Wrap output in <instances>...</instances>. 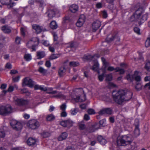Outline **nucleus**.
Wrapping results in <instances>:
<instances>
[{"instance_id":"1","label":"nucleus","mask_w":150,"mask_h":150,"mask_svg":"<svg viewBox=\"0 0 150 150\" xmlns=\"http://www.w3.org/2000/svg\"><path fill=\"white\" fill-rule=\"evenodd\" d=\"M132 93L121 90L114 91L112 93L113 100L116 103L122 104L123 102L129 100L132 98Z\"/></svg>"},{"instance_id":"2","label":"nucleus","mask_w":150,"mask_h":150,"mask_svg":"<svg viewBox=\"0 0 150 150\" xmlns=\"http://www.w3.org/2000/svg\"><path fill=\"white\" fill-rule=\"evenodd\" d=\"M83 91L81 89H76L73 91L71 95L72 99L76 102H82L86 100V96L83 94Z\"/></svg>"},{"instance_id":"3","label":"nucleus","mask_w":150,"mask_h":150,"mask_svg":"<svg viewBox=\"0 0 150 150\" xmlns=\"http://www.w3.org/2000/svg\"><path fill=\"white\" fill-rule=\"evenodd\" d=\"M132 142L131 136L128 135L122 136L120 139H118L117 142L118 146H125L130 144Z\"/></svg>"},{"instance_id":"4","label":"nucleus","mask_w":150,"mask_h":150,"mask_svg":"<svg viewBox=\"0 0 150 150\" xmlns=\"http://www.w3.org/2000/svg\"><path fill=\"white\" fill-rule=\"evenodd\" d=\"M144 11V9L142 7H140L136 10L135 12L130 18V20L131 21H139V18L141 14Z\"/></svg>"},{"instance_id":"5","label":"nucleus","mask_w":150,"mask_h":150,"mask_svg":"<svg viewBox=\"0 0 150 150\" xmlns=\"http://www.w3.org/2000/svg\"><path fill=\"white\" fill-rule=\"evenodd\" d=\"M39 44V40L36 37L32 38L27 44V46L29 47H32L33 51L36 50L35 47L38 45Z\"/></svg>"},{"instance_id":"6","label":"nucleus","mask_w":150,"mask_h":150,"mask_svg":"<svg viewBox=\"0 0 150 150\" xmlns=\"http://www.w3.org/2000/svg\"><path fill=\"white\" fill-rule=\"evenodd\" d=\"M12 109L11 106L8 105L5 106L0 107V114L4 115L6 114L10 113L12 112Z\"/></svg>"},{"instance_id":"7","label":"nucleus","mask_w":150,"mask_h":150,"mask_svg":"<svg viewBox=\"0 0 150 150\" xmlns=\"http://www.w3.org/2000/svg\"><path fill=\"white\" fill-rule=\"evenodd\" d=\"M35 84V82L29 77H26L23 80V86H28L30 88H33Z\"/></svg>"},{"instance_id":"8","label":"nucleus","mask_w":150,"mask_h":150,"mask_svg":"<svg viewBox=\"0 0 150 150\" xmlns=\"http://www.w3.org/2000/svg\"><path fill=\"white\" fill-rule=\"evenodd\" d=\"M101 60L105 69H106L107 71H110L115 70L116 68H115L113 67L110 66V63L106 61L104 57H101Z\"/></svg>"},{"instance_id":"9","label":"nucleus","mask_w":150,"mask_h":150,"mask_svg":"<svg viewBox=\"0 0 150 150\" xmlns=\"http://www.w3.org/2000/svg\"><path fill=\"white\" fill-rule=\"evenodd\" d=\"M28 126L30 128L35 129L39 126V123L38 121L35 120H30L27 123Z\"/></svg>"},{"instance_id":"10","label":"nucleus","mask_w":150,"mask_h":150,"mask_svg":"<svg viewBox=\"0 0 150 150\" xmlns=\"http://www.w3.org/2000/svg\"><path fill=\"white\" fill-rule=\"evenodd\" d=\"M10 125L13 129L16 130H21L22 127V124L16 120H13L10 122Z\"/></svg>"},{"instance_id":"11","label":"nucleus","mask_w":150,"mask_h":150,"mask_svg":"<svg viewBox=\"0 0 150 150\" xmlns=\"http://www.w3.org/2000/svg\"><path fill=\"white\" fill-rule=\"evenodd\" d=\"M100 56L98 54H96L93 56H92L90 55H84L83 57V59L85 60H93L94 61L96 58H98L100 57Z\"/></svg>"},{"instance_id":"12","label":"nucleus","mask_w":150,"mask_h":150,"mask_svg":"<svg viewBox=\"0 0 150 150\" xmlns=\"http://www.w3.org/2000/svg\"><path fill=\"white\" fill-rule=\"evenodd\" d=\"M11 0H0L1 4L3 5H8V8L13 7L15 4L14 2H11Z\"/></svg>"},{"instance_id":"13","label":"nucleus","mask_w":150,"mask_h":150,"mask_svg":"<svg viewBox=\"0 0 150 150\" xmlns=\"http://www.w3.org/2000/svg\"><path fill=\"white\" fill-rule=\"evenodd\" d=\"M85 20V17L84 15H81L76 24L78 27H81L84 23Z\"/></svg>"},{"instance_id":"14","label":"nucleus","mask_w":150,"mask_h":150,"mask_svg":"<svg viewBox=\"0 0 150 150\" xmlns=\"http://www.w3.org/2000/svg\"><path fill=\"white\" fill-rule=\"evenodd\" d=\"M14 101L15 104L19 105H23L28 103V101L26 100L23 99L15 98L14 99Z\"/></svg>"},{"instance_id":"15","label":"nucleus","mask_w":150,"mask_h":150,"mask_svg":"<svg viewBox=\"0 0 150 150\" xmlns=\"http://www.w3.org/2000/svg\"><path fill=\"white\" fill-rule=\"evenodd\" d=\"M100 128L99 125L98 123H95L92 125L87 129L88 131L89 132H92Z\"/></svg>"},{"instance_id":"16","label":"nucleus","mask_w":150,"mask_h":150,"mask_svg":"<svg viewBox=\"0 0 150 150\" xmlns=\"http://www.w3.org/2000/svg\"><path fill=\"white\" fill-rule=\"evenodd\" d=\"M101 22L98 20L94 21L92 24V27L93 31L95 32L101 26Z\"/></svg>"},{"instance_id":"17","label":"nucleus","mask_w":150,"mask_h":150,"mask_svg":"<svg viewBox=\"0 0 150 150\" xmlns=\"http://www.w3.org/2000/svg\"><path fill=\"white\" fill-rule=\"evenodd\" d=\"M33 28L35 30L37 33H39L43 30L42 27L37 24H33L32 25Z\"/></svg>"},{"instance_id":"18","label":"nucleus","mask_w":150,"mask_h":150,"mask_svg":"<svg viewBox=\"0 0 150 150\" xmlns=\"http://www.w3.org/2000/svg\"><path fill=\"white\" fill-rule=\"evenodd\" d=\"M149 15V13H146L145 14L143 15L141 18L140 17L139 18V21H138L141 23H144L147 20Z\"/></svg>"},{"instance_id":"19","label":"nucleus","mask_w":150,"mask_h":150,"mask_svg":"<svg viewBox=\"0 0 150 150\" xmlns=\"http://www.w3.org/2000/svg\"><path fill=\"white\" fill-rule=\"evenodd\" d=\"M70 10L72 13H75L78 10V6L76 4H73L69 7Z\"/></svg>"},{"instance_id":"20","label":"nucleus","mask_w":150,"mask_h":150,"mask_svg":"<svg viewBox=\"0 0 150 150\" xmlns=\"http://www.w3.org/2000/svg\"><path fill=\"white\" fill-rule=\"evenodd\" d=\"M1 30L5 33H9L11 32L10 28L7 25H4L1 28Z\"/></svg>"},{"instance_id":"21","label":"nucleus","mask_w":150,"mask_h":150,"mask_svg":"<svg viewBox=\"0 0 150 150\" xmlns=\"http://www.w3.org/2000/svg\"><path fill=\"white\" fill-rule=\"evenodd\" d=\"M34 88L35 90L39 89L42 91H47V88L46 87H45L43 86H40L35 84L34 86Z\"/></svg>"},{"instance_id":"22","label":"nucleus","mask_w":150,"mask_h":150,"mask_svg":"<svg viewBox=\"0 0 150 150\" xmlns=\"http://www.w3.org/2000/svg\"><path fill=\"white\" fill-rule=\"evenodd\" d=\"M139 72L137 71H134V79L137 82H139L141 80V78L139 75Z\"/></svg>"},{"instance_id":"23","label":"nucleus","mask_w":150,"mask_h":150,"mask_svg":"<svg viewBox=\"0 0 150 150\" xmlns=\"http://www.w3.org/2000/svg\"><path fill=\"white\" fill-rule=\"evenodd\" d=\"M68 136L67 134L65 132H64L61 134L58 137V139L59 141H61L66 139Z\"/></svg>"},{"instance_id":"24","label":"nucleus","mask_w":150,"mask_h":150,"mask_svg":"<svg viewBox=\"0 0 150 150\" xmlns=\"http://www.w3.org/2000/svg\"><path fill=\"white\" fill-rule=\"evenodd\" d=\"M97 139L99 143L102 145L105 144L107 142L106 140L103 138L101 136H99L97 137Z\"/></svg>"},{"instance_id":"25","label":"nucleus","mask_w":150,"mask_h":150,"mask_svg":"<svg viewBox=\"0 0 150 150\" xmlns=\"http://www.w3.org/2000/svg\"><path fill=\"white\" fill-rule=\"evenodd\" d=\"M45 53L44 52L38 51L37 52V57L38 59H39L45 57Z\"/></svg>"},{"instance_id":"26","label":"nucleus","mask_w":150,"mask_h":150,"mask_svg":"<svg viewBox=\"0 0 150 150\" xmlns=\"http://www.w3.org/2000/svg\"><path fill=\"white\" fill-rule=\"evenodd\" d=\"M36 142L35 139L32 138H29L27 141V143L29 145H32L35 144Z\"/></svg>"},{"instance_id":"27","label":"nucleus","mask_w":150,"mask_h":150,"mask_svg":"<svg viewBox=\"0 0 150 150\" xmlns=\"http://www.w3.org/2000/svg\"><path fill=\"white\" fill-rule=\"evenodd\" d=\"M66 71V69L64 67H60L58 71L59 75L60 76H63L64 74Z\"/></svg>"},{"instance_id":"28","label":"nucleus","mask_w":150,"mask_h":150,"mask_svg":"<svg viewBox=\"0 0 150 150\" xmlns=\"http://www.w3.org/2000/svg\"><path fill=\"white\" fill-rule=\"evenodd\" d=\"M14 87L12 86H9L8 87L7 91L4 90L3 91V93L2 94L3 96H4L7 92H12L14 90Z\"/></svg>"},{"instance_id":"29","label":"nucleus","mask_w":150,"mask_h":150,"mask_svg":"<svg viewBox=\"0 0 150 150\" xmlns=\"http://www.w3.org/2000/svg\"><path fill=\"white\" fill-rule=\"evenodd\" d=\"M53 97L62 99L65 98V97L60 92H58L57 95L54 96Z\"/></svg>"},{"instance_id":"30","label":"nucleus","mask_w":150,"mask_h":150,"mask_svg":"<svg viewBox=\"0 0 150 150\" xmlns=\"http://www.w3.org/2000/svg\"><path fill=\"white\" fill-rule=\"evenodd\" d=\"M50 27L52 29H55L57 27V25L55 21H52L50 23Z\"/></svg>"},{"instance_id":"31","label":"nucleus","mask_w":150,"mask_h":150,"mask_svg":"<svg viewBox=\"0 0 150 150\" xmlns=\"http://www.w3.org/2000/svg\"><path fill=\"white\" fill-rule=\"evenodd\" d=\"M55 15L54 12L52 10L49 11L48 13L47 14V16L50 19L54 17Z\"/></svg>"},{"instance_id":"32","label":"nucleus","mask_w":150,"mask_h":150,"mask_svg":"<svg viewBox=\"0 0 150 150\" xmlns=\"http://www.w3.org/2000/svg\"><path fill=\"white\" fill-rule=\"evenodd\" d=\"M55 118V116L52 114L48 115L46 117L47 120L49 121H52L54 120Z\"/></svg>"},{"instance_id":"33","label":"nucleus","mask_w":150,"mask_h":150,"mask_svg":"<svg viewBox=\"0 0 150 150\" xmlns=\"http://www.w3.org/2000/svg\"><path fill=\"white\" fill-rule=\"evenodd\" d=\"M24 59L27 61H29L32 59V57L30 54H25L24 55Z\"/></svg>"},{"instance_id":"34","label":"nucleus","mask_w":150,"mask_h":150,"mask_svg":"<svg viewBox=\"0 0 150 150\" xmlns=\"http://www.w3.org/2000/svg\"><path fill=\"white\" fill-rule=\"evenodd\" d=\"M99 64L97 62H95L92 68V69L94 71H96L99 69Z\"/></svg>"},{"instance_id":"35","label":"nucleus","mask_w":150,"mask_h":150,"mask_svg":"<svg viewBox=\"0 0 150 150\" xmlns=\"http://www.w3.org/2000/svg\"><path fill=\"white\" fill-rule=\"evenodd\" d=\"M115 35H113L112 36V37L111 38H109L108 37L107 38L106 40V41L103 42V45H104L103 44L104 43H105L106 42H109L112 41L114 39H115Z\"/></svg>"},{"instance_id":"36","label":"nucleus","mask_w":150,"mask_h":150,"mask_svg":"<svg viewBox=\"0 0 150 150\" xmlns=\"http://www.w3.org/2000/svg\"><path fill=\"white\" fill-rule=\"evenodd\" d=\"M115 72H119V73L120 74H122L124 73L125 71L122 68H120L119 67H117L116 68Z\"/></svg>"},{"instance_id":"37","label":"nucleus","mask_w":150,"mask_h":150,"mask_svg":"<svg viewBox=\"0 0 150 150\" xmlns=\"http://www.w3.org/2000/svg\"><path fill=\"white\" fill-rule=\"evenodd\" d=\"M126 78L128 81L130 82L132 81L134 79V74L131 75L128 74L126 76Z\"/></svg>"},{"instance_id":"38","label":"nucleus","mask_w":150,"mask_h":150,"mask_svg":"<svg viewBox=\"0 0 150 150\" xmlns=\"http://www.w3.org/2000/svg\"><path fill=\"white\" fill-rule=\"evenodd\" d=\"M60 56V54H52L50 56V59H55L59 57Z\"/></svg>"},{"instance_id":"39","label":"nucleus","mask_w":150,"mask_h":150,"mask_svg":"<svg viewBox=\"0 0 150 150\" xmlns=\"http://www.w3.org/2000/svg\"><path fill=\"white\" fill-rule=\"evenodd\" d=\"M66 125H67V127H70L73 124V122L70 120H66Z\"/></svg>"},{"instance_id":"40","label":"nucleus","mask_w":150,"mask_h":150,"mask_svg":"<svg viewBox=\"0 0 150 150\" xmlns=\"http://www.w3.org/2000/svg\"><path fill=\"white\" fill-rule=\"evenodd\" d=\"M142 85L141 83L140 82H138L135 86V88L137 91H139L142 89Z\"/></svg>"},{"instance_id":"41","label":"nucleus","mask_w":150,"mask_h":150,"mask_svg":"<svg viewBox=\"0 0 150 150\" xmlns=\"http://www.w3.org/2000/svg\"><path fill=\"white\" fill-rule=\"evenodd\" d=\"M79 65V63L76 62H71L69 63V65L71 67H76Z\"/></svg>"},{"instance_id":"42","label":"nucleus","mask_w":150,"mask_h":150,"mask_svg":"<svg viewBox=\"0 0 150 150\" xmlns=\"http://www.w3.org/2000/svg\"><path fill=\"white\" fill-rule=\"evenodd\" d=\"M144 67L147 70L150 71V62L148 61L146 63Z\"/></svg>"},{"instance_id":"43","label":"nucleus","mask_w":150,"mask_h":150,"mask_svg":"<svg viewBox=\"0 0 150 150\" xmlns=\"http://www.w3.org/2000/svg\"><path fill=\"white\" fill-rule=\"evenodd\" d=\"M50 133L48 132H44L41 134V136L44 138L48 137H50Z\"/></svg>"},{"instance_id":"44","label":"nucleus","mask_w":150,"mask_h":150,"mask_svg":"<svg viewBox=\"0 0 150 150\" xmlns=\"http://www.w3.org/2000/svg\"><path fill=\"white\" fill-rule=\"evenodd\" d=\"M38 71L42 74H44L46 73L47 71L42 67H40L38 69Z\"/></svg>"},{"instance_id":"45","label":"nucleus","mask_w":150,"mask_h":150,"mask_svg":"<svg viewBox=\"0 0 150 150\" xmlns=\"http://www.w3.org/2000/svg\"><path fill=\"white\" fill-rule=\"evenodd\" d=\"M134 134L136 136H137L139 135V130L137 126H136L135 128Z\"/></svg>"},{"instance_id":"46","label":"nucleus","mask_w":150,"mask_h":150,"mask_svg":"<svg viewBox=\"0 0 150 150\" xmlns=\"http://www.w3.org/2000/svg\"><path fill=\"white\" fill-rule=\"evenodd\" d=\"M104 110L105 111V114L108 115H110L112 114V111L110 108H107L104 109Z\"/></svg>"},{"instance_id":"47","label":"nucleus","mask_w":150,"mask_h":150,"mask_svg":"<svg viewBox=\"0 0 150 150\" xmlns=\"http://www.w3.org/2000/svg\"><path fill=\"white\" fill-rule=\"evenodd\" d=\"M112 79V74H109L106 76V80L108 81H111Z\"/></svg>"},{"instance_id":"48","label":"nucleus","mask_w":150,"mask_h":150,"mask_svg":"<svg viewBox=\"0 0 150 150\" xmlns=\"http://www.w3.org/2000/svg\"><path fill=\"white\" fill-rule=\"evenodd\" d=\"M78 112L77 109L76 108H74L73 109H71V114L72 115H75Z\"/></svg>"},{"instance_id":"49","label":"nucleus","mask_w":150,"mask_h":150,"mask_svg":"<svg viewBox=\"0 0 150 150\" xmlns=\"http://www.w3.org/2000/svg\"><path fill=\"white\" fill-rule=\"evenodd\" d=\"M102 99L103 100L105 101H108L110 100V98L106 95H104L102 97Z\"/></svg>"},{"instance_id":"50","label":"nucleus","mask_w":150,"mask_h":150,"mask_svg":"<svg viewBox=\"0 0 150 150\" xmlns=\"http://www.w3.org/2000/svg\"><path fill=\"white\" fill-rule=\"evenodd\" d=\"M106 120L105 119H102L99 121V124L100 125L103 126H104L105 125Z\"/></svg>"},{"instance_id":"51","label":"nucleus","mask_w":150,"mask_h":150,"mask_svg":"<svg viewBox=\"0 0 150 150\" xmlns=\"http://www.w3.org/2000/svg\"><path fill=\"white\" fill-rule=\"evenodd\" d=\"M88 112L90 115H92L95 113V111L92 109H89L88 110Z\"/></svg>"},{"instance_id":"52","label":"nucleus","mask_w":150,"mask_h":150,"mask_svg":"<svg viewBox=\"0 0 150 150\" xmlns=\"http://www.w3.org/2000/svg\"><path fill=\"white\" fill-rule=\"evenodd\" d=\"M104 76V74L103 73L101 75H99L98 76V78L99 80L100 81H102L103 79Z\"/></svg>"},{"instance_id":"53","label":"nucleus","mask_w":150,"mask_h":150,"mask_svg":"<svg viewBox=\"0 0 150 150\" xmlns=\"http://www.w3.org/2000/svg\"><path fill=\"white\" fill-rule=\"evenodd\" d=\"M5 136V132L4 130H0V137L3 138Z\"/></svg>"},{"instance_id":"54","label":"nucleus","mask_w":150,"mask_h":150,"mask_svg":"<svg viewBox=\"0 0 150 150\" xmlns=\"http://www.w3.org/2000/svg\"><path fill=\"white\" fill-rule=\"evenodd\" d=\"M20 76H17L15 77H13V80L14 82H17L20 79Z\"/></svg>"},{"instance_id":"55","label":"nucleus","mask_w":150,"mask_h":150,"mask_svg":"<svg viewBox=\"0 0 150 150\" xmlns=\"http://www.w3.org/2000/svg\"><path fill=\"white\" fill-rule=\"evenodd\" d=\"M21 38L19 37H17L15 39V42L16 44H20L21 41Z\"/></svg>"},{"instance_id":"56","label":"nucleus","mask_w":150,"mask_h":150,"mask_svg":"<svg viewBox=\"0 0 150 150\" xmlns=\"http://www.w3.org/2000/svg\"><path fill=\"white\" fill-rule=\"evenodd\" d=\"M5 67L8 69H11L12 68V65L10 63H8L6 65Z\"/></svg>"},{"instance_id":"57","label":"nucleus","mask_w":150,"mask_h":150,"mask_svg":"<svg viewBox=\"0 0 150 150\" xmlns=\"http://www.w3.org/2000/svg\"><path fill=\"white\" fill-rule=\"evenodd\" d=\"M134 31L135 32L138 34H140V29L137 27H135L134 28Z\"/></svg>"},{"instance_id":"58","label":"nucleus","mask_w":150,"mask_h":150,"mask_svg":"<svg viewBox=\"0 0 150 150\" xmlns=\"http://www.w3.org/2000/svg\"><path fill=\"white\" fill-rule=\"evenodd\" d=\"M79 127L81 129H84L85 128V125L83 124H79Z\"/></svg>"},{"instance_id":"59","label":"nucleus","mask_w":150,"mask_h":150,"mask_svg":"<svg viewBox=\"0 0 150 150\" xmlns=\"http://www.w3.org/2000/svg\"><path fill=\"white\" fill-rule=\"evenodd\" d=\"M103 16V18H106L108 16V15L107 12L105 11H103L102 12Z\"/></svg>"},{"instance_id":"60","label":"nucleus","mask_w":150,"mask_h":150,"mask_svg":"<svg viewBox=\"0 0 150 150\" xmlns=\"http://www.w3.org/2000/svg\"><path fill=\"white\" fill-rule=\"evenodd\" d=\"M60 125L64 127H67V125H66V120L63 121H61L60 123Z\"/></svg>"},{"instance_id":"61","label":"nucleus","mask_w":150,"mask_h":150,"mask_svg":"<svg viewBox=\"0 0 150 150\" xmlns=\"http://www.w3.org/2000/svg\"><path fill=\"white\" fill-rule=\"evenodd\" d=\"M25 30L23 28H21V35L23 36H24L25 35Z\"/></svg>"},{"instance_id":"62","label":"nucleus","mask_w":150,"mask_h":150,"mask_svg":"<svg viewBox=\"0 0 150 150\" xmlns=\"http://www.w3.org/2000/svg\"><path fill=\"white\" fill-rule=\"evenodd\" d=\"M66 106L65 104H63L61 106V109L63 111H64L66 108Z\"/></svg>"},{"instance_id":"63","label":"nucleus","mask_w":150,"mask_h":150,"mask_svg":"<svg viewBox=\"0 0 150 150\" xmlns=\"http://www.w3.org/2000/svg\"><path fill=\"white\" fill-rule=\"evenodd\" d=\"M45 66L47 67H50L51 66V63L49 61H47L45 63Z\"/></svg>"},{"instance_id":"64","label":"nucleus","mask_w":150,"mask_h":150,"mask_svg":"<svg viewBox=\"0 0 150 150\" xmlns=\"http://www.w3.org/2000/svg\"><path fill=\"white\" fill-rule=\"evenodd\" d=\"M144 88H147L150 89V82L146 84L144 86Z\"/></svg>"}]
</instances>
